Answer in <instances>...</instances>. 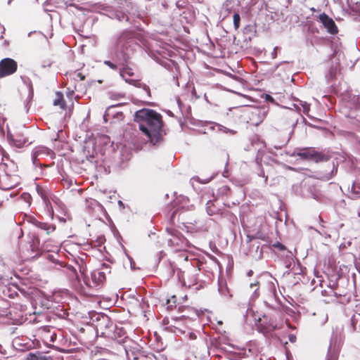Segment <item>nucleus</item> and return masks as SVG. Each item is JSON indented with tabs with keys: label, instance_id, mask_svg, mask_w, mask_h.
I'll use <instances>...</instances> for the list:
<instances>
[{
	"label": "nucleus",
	"instance_id": "nucleus-29",
	"mask_svg": "<svg viewBox=\"0 0 360 360\" xmlns=\"http://www.w3.org/2000/svg\"><path fill=\"white\" fill-rule=\"evenodd\" d=\"M4 276L3 274H0V280H2L4 278Z\"/></svg>",
	"mask_w": 360,
	"mask_h": 360
},
{
	"label": "nucleus",
	"instance_id": "nucleus-10",
	"mask_svg": "<svg viewBox=\"0 0 360 360\" xmlns=\"http://www.w3.org/2000/svg\"><path fill=\"white\" fill-rule=\"evenodd\" d=\"M297 155L302 159L312 160L316 162H322L326 160L323 154L315 151L314 150H306L298 153Z\"/></svg>",
	"mask_w": 360,
	"mask_h": 360
},
{
	"label": "nucleus",
	"instance_id": "nucleus-32",
	"mask_svg": "<svg viewBox=\"0 0 360 360\" xmlns=\"http://www.w3.org/2000/svg\"><path fill=\"white\" fill-rule=\"evenodd\" d=\"M359 215L360 216V212L359 213Z\"/></svg>",
	"mask_w": 360,
	"mask_h": 360
},
{
	"label": "nucleus",
	"instance_id": "nucleus-18",
	"mask_svg": "<svg viewBox=\"0 0 360 360\" xmlns=\"http://www.w3.org/2000/svg\"><path fill=\"white\" fill-rule=\"evenodd\" d=\"M207 212L209 215L212 216L217 213L216 207L212 201H208L206 207Z\"/></svg>",
	"mask_w": 360,
	"mask_h": 360
},
{
	"label": "nucleus",
	"instance_id": "nucleus-11",
	"mask_svg": "<svg viewBox=\"0 0 360 360\" xmlns=\"http://www.w3.org/2000/svg\"><path fill=\"white\" fill-rule=\"evenodd\" d=\"M319 20L330 34H335L338 32V27L334 20L325 13L319 15Z\"/></svg>",
	"mask_w": 360,
	"mask_h": 360
},
{
	"label": "nucleus",
	"instance_id": "nucleus-4",
	"mask_svg": "<svg viewBox=\"0 0 360 360\" xmlns=\"http://www.w3.org/2000/svg\"><path fill=\"white\" fill-rule=\"evenodd\" d=\"M179 213V219L184 226L191 231L196 230L198 220L194 213H190L184 210H176L173 212L171 219L173 220L175 215Z\"/></svg>",
	"mask_w": 360,
	"mask_h": 360
},
{
	"label": "nucleus",
	"instance_id": "nucleus-12",
	"mask_svg": "<svg viewBox=\"0 0 360 360\" xmlns=\"http://www.w3.org/2000/svg\"><path fill=\"white\" fill-rule=\"evenodd\" d=\"M28 221L33 224L37 228L45 231L46 232V234L49 235L51 232L55 231L56 227L55 226L50 225L45 222H41L38 221L36 218L33 217H30L28 219Z\"/></svg>",
	"mask_w": 360,
	"mask_h": 360
},
{
	"label": "nucleus",
	"instance_id": "nucleus-7",
	"mask_svg": "<svg viewBox=\"0 0 360 360\" xmlns=\"http://www.w3.org/2000/svg\"><path fill=\"white\" fill-rule=\"evenodd\" d=\"M167 231L169 236L167 243L170 246L181 248L186 243V238L178 230L173 228H167Z\"/></svg>",
	"mask_w": 360,
	"mask_h": 360
},
{
	"label": "nucleus",
	"instance_id": "nucleus-5",
	"mask_svg": "<svg viewBox=\"0 0 360 360\" xmlns=\"http://www.w3.org/2000/svg\"><path fill=\"white\" fill-rule=\"evenodd\" d=\"M18 70V63L13 58H5L0 60V78L13 75Z\"/></svg>",
	"mask_w": 360,
	"mask_h": 360
},
{
	"label": "nucleus",
	"instance_id": "nucleus-24",
	"mask_svg": "<svg viewBox=\"0 0 360 360\" xmlns=\"http://www.w3.org/2000/svg\"><path fill=\"white\" fill-rule=\"evenodd\" d=\"M104 64L108 65L110 68L112 69V70H117V66L112 63V62H110V60H105L104 61Z\"/></svg>",
	"mask_w": 360,
	"mask_h": 360
},
{
	"label": "nucleus",
	"instance_id": "nucleus-9",
	"mask_svg": "<svg viewBox=\"0 0 360 360\" xmlns=\"http://www.w3.org/2000/svg\"><path fill=\"white\" fill-rule=\"evenodd\" d=\"M8 137L18 148H22L31 143V142L29 141V139L25 136L23 131L21 130L16 131L13 134L8 133Z\"/></svg>",
	"mask_w": 360,
	"mask_h": 360
},
{
	"label": "nucleus",
	"instance_id": "nucleus-20",
	"mask_svg": "<svg viewBox=\"0 0 360 360\" xmlns=\"http://www.w3.org/2000/svg\"><path fill=\"white\" fill-rule=\"evenodd\" d=\"M233 25L235 30H238L240 27V17L238 13H235L233 16Z\"/></svg>",
	"mask_w": 360,
	"mask_h": 360
},
{
	"label": "nucleus",
	"instance_id": "nucleus-25",
	"mask_svg": "<svg viewBox=\"0 0 360 360\" xmlns=\"http://www.w3.org/2000/svg\"><path fill=\"white\" fill-rule=\"evenodd\" d=\"M220 191L221 193L223 194H227L228 192L230 191V188L226 186V185H224V186H222L220 188H219Z\"/></svg>",
	"mask_w": 360,
	"mask_h": 360
},
{
	"label": "nucleus",
	"instance_id": "nucleus-15",
	"mask_svg": "<svg viewBox=\"0 0 360 360\" xmlns=\"http://www.w3.org/2000/svg\"><path fill=\"white\" fill-rule=\"evenodd\" d=\"M91 278L96 283H103L105 281V274L100 270H94L91 273Z\"/></svg>",
	"mask_w": 360,
	"mask_h": 360
},
{
	"label": "nucleus",
	"instance_id": "nucleus-13",
	"mask_svg": "<svg viewBox=\"0 0 360 360\" xmlns=\"http://www.w3.org/2000/svg\"><path fill=\"white\" fill-rule=\"evenodd\" d=\"M120 75L125 79L127 82L130 84H132L136 86H140V83L137 80L130 79L127 78L128 77H132L134 75V72L131 68H124L120 70Z\"/></svg>",
	"mask_w": 360,
	"mask_h": 360
},
{
	"label": "nucleus",
	"instance_id": "nucleus-1",
	"mask_svg": "<svg viewBox=\"0 0 360 360\" xmlns=\"http://www.w3.org/2000/svg\"><path fill=\"white\" fill-rule=\"evenodd\" d=\"M134 122L139 130L146 136L153 145L158 143L163 136L162 115L152 109H141L136 112Z\"/></svg>",
	"mask_w": 360,
	"mask_h": 360
},
{
	"label": "nucleus",
	"instance_id": "nucleus-30",
	"mask_svg": "<svg viewBox=\"0 0 360 360\" xmlns=\"http://www.w3.org/2000/svg\"><path fill=\"white\" fill-rule=\"evenodd\" d=\"M2 205H3V201H1V200H0V207L2 206Z\"/></svg>",
	"mask_w": 360,
	"mask_h": 360
},
{
	"label": "nucleus",
	"instance_id": "nucleus-31",
	"mask_svg": "<svg viewBox=\"0 0 360 360\" xmlns=\"http://www.w3.org/2000/svg\"><path fill=\"white\" fill-rule=\"evenodd\" d=\"M288 327L290 328H293L290 324H288Z\"/></svg>",
	"mask_w": 360,
	"mask_h": 360
},
{
	"label": "nucleus",
	"instance_id": "nucleus-21",
	"mask_svg": "<svg viewBox=\"0 0 360 360\" xmlns=\"http://www.w3.org/2000/svg\"><path fill=\"white\" fill-rule=\"evenodd\" d=\"M272 246L274 248H276V249H278L280 251H283V250H286L285 246L284 245H283L282 243H279V242H276V243H274L272 245Z\"/></svg>",
	"mask_w": 360,
	"mask_h": 360
},
{
	"label": "nucleus",
	"instance_id": "nucleus-2",
	"mask_svg": "<svg viewBox=\"0 0 360 360\" xmlns=\"http://www.w3.org/2000/svg\"><path fill=\"white\" fill-rule=\"evenodd\" d=\"M343 328H336L331 336L326 360H338L339 354L344 342Z\"/></svg>",
	"mask_w": 360,
	"mask_h": 360
},
{
	"label": "nucleus",
	"instance_id": "nucleus-14",
	"mask_svg": "<svg viewBox=\"0 0 360 360\" xmlns=\"http://www.w3.org/2000/svg\"><path fill=\"white\" fill-rule=\"evenodd\" d=\"M53 104L56 106H59L61 109H65V101L63 98V94L60 91H56L55 93Z\"/></svg>",
	"mask_w": 360,
	"mask_h": 360
},
{
	"label": "nucleus",
	"instance_id": "nucleus-22",
	"mask_svg": "<svg viewBox=\"0 0 360 360\" xmlns=\"http://www.w3.org/2000/svg\"><path fill=\"white\" fill-rule=\"evenodd\" d=\"M73 76V78L75 79H79L80 81H83L85 79V76L81 72H75Z\"/></svg>",
	"mask_w": 360,
	"mask_h": 360
},
{
	"label": "nucleus",
	"instance_id": "nucleus-8",
	"mask_svg": "<svg viewBox=\"0 0 360 360\" xmlns=\"http://www.w3.org/2000/svg\"><path fill=\"white\" fill-rule=\"evenodd\" d=\"M37 335L46 345L54 342L57 338V335L53 328L48 326L39 328L37 330Z\"/></svg>",
	"mask_w": 360,
	"mask_h": 360
},
{
	"label": "nucleus",
	"instance_id": "nucleus-27",
	"mask_svg": "<svg viewBox=\"0 0 360 360\" xmlns=\"http://www.w3.org/2000/svg\"><path fill=\"white\" fill-rule=\"evenodd\" d=\"M266 100H269L270 101H274V98L269 95H266Z\"/></svg>",
	"mask_w": 360,
	"mask_h": 360
},
{
	"label": "nucleus",
	"instance_id": "nucleus-19",
	"mask_svg": "<svg viewBox=\"0 0 360 360\" xmlns=\"http://www.w3.org/2000/svg\"><path fill=\"white\" fill-rule=\"evenodd\" d=\"M27 360H46V357L41 353L30 354Z\"/></svg>",
	"mask_w": 360,
	"mask_h": 360
},
{
	"label": "nucleus",
	"instance_id": "nucleus-3",
	"mask_svg": "<svg viewBox=\"0 0 360 360\" xmlns=\"http://www.w3.org/2000/svg\"><path fill=\"white\" fill-rule=\"evenodd\" d=\"M266 115L264 108H251L243 111V117L246 122L253 126H258L263 122Z\"/></svg>",
	"mask_w": 360,
	"mask_h": 360
},
{
	"label": "nucleus",
	"instance_id": "nucleus-26",
	"mask_svg": "<svg viewBox=\"0 0 360 360\" xmlns=\"http://www.w3.org/2000/svg\"><path fill=\"white\" fill-rule=\"evenodd\" d=\"M296 336L295 335H289V340L291 342H295L296 341Z\"/></svg>",
	"mask_w": 360,
	"mask_h": 360
},
{
	"label": "nucleus",
	"instance_id": "nucleus-23",
	"mask_svg": "<svg viewBox=\"0 0 360 360\" xmlns=\"http://www.w3.org/2000/svg\"><path fill=\"white\" fill-rule=\"evenodd\" d=\"M21 78H22V81L24 82V83L26 84L27 85H28L31 89H32V84L30 79L27 77H22Z\"/></svg>",
	"mask_w": 360,
	"mask_h": 360
},
{
	"label": "nucleus",
	"instance_id": "nucleus-6",
	"mask_svg": "<svg viewBox=\"0 0 360 360\" xmlns=\"http://www.w3.org/2000/svg\"><path fill=\"white\" fill-rule=\"evenodd\" d=\"M259 321V327L261 328V330L263 333L280 329L282 327L281 322H278L275 318L269 317L266 315H264L263 319H260Z\"/></svg>",
	"mask_w": 360,
	"mask_h": 360
},
{
	"label": "nucleus",
	"instance_id": "nucleus-16",
	"mask_svg": "<svg viewBox=\"0 0 360 360\" xmlns=\"http://www.w3.org/2000/svg\"><path fill=\"white\" fill-rule=\"evenodd\" d=\"M30 250L33 253H36L37 255V252L39 250V239L38 236H33L32 238V240L30 242Z\"/></svg>",
	"mask_w": 360,
	"mask_h": 360
},
{
	"label": "nucleus",
	"instance_id": "nucleus-17",
	"mask_svg": "<svg viewBox=\"0 0 360 360\" xmlns=\"http://www.w3.org/2000/svg\"><path fill=\"white\" fill-rule=\"evenodd\" d=\"M37 193L41 197V198L43 199L44 202L46 203V205H48V204H50V201L49 200L48 196V192L44 188H43L42 187L37 186Z\"/></svg>",
	"mask_w": 360,
	"mask_h": 360
},
{
	"label": "nucleus",
	"instance_id": "nucleus-28",
	"mask_svg": "<svg viewBox=\"0 0 360 360\" xmlns=\"http://www.w3.org/2000/svg\"><path fill=\"white\" fill-rule=\"evenodd\" d=\"M11 188H12V186H5V187H4V189L7 190V189H10Z\"/></svg>",
	"mask_w": 360,
	"mask_h": 360
}]
</instances>
